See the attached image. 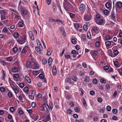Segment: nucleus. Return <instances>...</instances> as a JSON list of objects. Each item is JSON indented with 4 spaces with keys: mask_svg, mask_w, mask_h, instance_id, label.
<instances>
[{
    "mask_svg": "<svg viewBox=\"0 0 122 122\" xmlns=\"http://www.w3.org/2000/svg\"><path fill=\"white\" fill-rule=\"evenodd\" d=\"M26 38V35H24L22 37L18 39L17 40V41L19 44H23L27 41Z\"/></svg>",
    "mask_w": 122,
    "mask_h": 122,
    "instance_id": "1",
    "label": "nucleus"
},
{
    "mask_svg": "<svg viewBox=\"0 0 122 122\" xmlns=\"http://www.w3.org/2000/svg\"><path fill=\"white\" fill-rule=\"evenodd\" d=\"M70 5L68 1L67 0H65L63 3V6L64 9L67 11H70V9L69 6Z\"/></svg>",
    "mask_w": 122,
    "mask_h": 122,
    "instance_id": "2",
    "label": "nucleus"
},
{
    "mask_svg": "<svg viewBox=\"0 0 122 122\" xmlns=\"http://www.w3.org/2000/svg\"><path fill=\"white\" fill-rule=\"evenodd\" d=\"M22 16L24 18H28L29 17V14L26 8L23 10L22 13Z\"/></svg>",
    "mask_w": 122,
    "mask_h": 122,
    "instance_id": "3",
    "label": "nucleus"
},
{
    "mask_svg": "<svg viewBox=\"0 0 122 122\" xmlns=\"http://www.w3.org/2000/svg\"><path fill=\"white\" fill-rule=\"evenodd\" d=\"M92 15L89 12L84 15V19L86 21H88L91 19Z\"/></svg>",
    "mask_w": 122,
    "mask_h": 122,
    "instance_id": "4",
    "label": "nucleus"
},
{
    "mask_svg": "<svg viewBox=\"0 0 122 122\" xmlns=\"http://www.w3.org/2000/svg\"><path fill=\"white\" fill-rule=\"evenodd\" d=\"M18 98L20 102H24L25 100V97L23 93H21L19 94Z\"/></svg>",
    "mask_w": 122,
    "mask_h": 122,
    "instance_id": "5",
    "label": "nucleus"
},
{
    "mask_svg": "<svg viewBox=\"0 0 122 122\" xmlns=\"http://www.w3.org/2000/svg\"><path fill=\"white\" fill-rule=\"evenodd\" d=\"M9 81L10 86H11L12 89L16 87H18L15 84L10 78H9Z\"/></svg>",
    "mask_w": 122,
    "mask_h": 122,
    "instance_id": "6",
    "label": "nucleus"
},
{
    "mask_svg": "<svg viewBox=\"0 0 122 122\" xmlns=\"http://www.w3.org/2000/svg\"><path fill=\"white\" fill-rule=\"evenodd\" d=\"M96 23L99 25H103L105 23V20L103 18L102 19L98 20H96Z\"/></svg>",
    "mask_w": 122,
    "mask_h": 122,
    "instance_id": "7",
    "label": "nucleus"
},
{
    "mask_svg": "<svg viewBox=\"0 0 122 122\" xmlns=\"http://www.w3.org/2000/svg\"><path fill=\"white\" fill-rule=\"evenodd\" d=\"M116 7L119 9L122 8V2L120 1L117 2L115 4Z\"/></svg>",
    "mask_w": 122,
    "mask_h": 122,
    "instance_id": "8",
    "label": "nucleus"
},
{
    "mask_svg": "<svg viewBox=\"0 0 122 122\" xmlns=\"http://www.w3.org/2000/svg\"><path fill=\"white\" fill-rule=\"evenodd\" d=\"M26 64L28 67H29L31 68H33V65L34 62H31L30 61H28L26 62Z\"/></svg>",
    "mask_w": 122,
    "mask_h": 122,
    "instance_id": "9",
    "label": "nucleus"
},
{
    "mask_svg": "<svg viewBox=\"0 0 122 122\" xmlns=\"http://www.w3.org/2000/svg\"><path fill=\"white\" fill-rule=\"evenodd\" d=\"M18 8L19 9H20L21 11L25 10V9L26 8L24 7L23 4H21V1H20L19 4Z\"/></svg>",
    "mask_w": 122,
    "mask_h": 122,
    "instance_id": "10",
    "label": "nucleus"
},
{
    "mask_svg": "<svg viewBox=\"0 0 122 122\" xmlns=\"http://www.w3.org/2000/svg\"><path fill=\"white\" fill-rule=\"evenodd\" d=\"M85 5H84L83 4H82L79 6V9L80 10L83 12L85 10Z\"/></svg>",
    "mask_w": 122,
    "mask_h": 122,
    "instance_id": "11",
    "label": "nucleus"
},
{
    "mask_svg": "<svg viewBox=\"0 0 122 122\" xmlns=\"http://www.w3.org/2000/svg\"><path fill=\"white\" fill-rule=\"evenodd\" d=\"M47 106V107H49V106L46 103H44L43 104H42L41 105V107H40L41 109V110L42 111H45V108H46Z\"/></svg>",
    "mask_w": 122,
    "mask_h": 122,
    "instance_id": "12",
    "label": "nucleus"
},
{
    "mask_svg": "<svg viewBox=\"0 0 122 122\" xmlns=\"http://www.w3.org/2000/svg\"><path fill=\"white\" fill-rule=\"evenodd\" d=\"M51 119V118L50 116L49 115H47L46 117L43 118L42 120V121L44 122H46L49 120Z\"/></svg>",
    "mask_w": 122,
    "mask_h": 122,
    "instance_id": "13",
    "label": "nucleus"
},
{
    "mask_svg": "<svg viewBox=\"0 0 122 122\" xmlns=\"http://www.w3.org/2000/svg\"><path fill=\"white\" fill-rule=\"evenodd\" d=\"M8 11L5 10H0V13L1 15H5L7 14Z\"/></svg>",
    "mask_w": 122,
    "mask_h": 122,
    "instance_id": "14",
    "label": "nucleus"
},
{
    "mask_svg": "<svg viewBox=\"0 0 122 122\" xmlns=\"http://www.w3.org/2000/svg\"><path fill=\"white\" fill-rule=\"evenodd\" d=\"M29 34L31 40L32 41H34L35 38L34 35L32 32L31 31H29Z\"/></svg>",
    "mask_w": 122,
    "mask_h": 122,
    "instance_id": "15",
    "label": "nucleus"
},
{
    "mask_svg": "<svg viewBox=\"0 0 122 122\" xmlns=\"http://www.w3.org/2000/svg\"><path fill=\"white\" fill-rule=\"evenodd\" d=\"M90 53L92 56H97L98 54V53L97 51H91L90 52Z\"/></svg>",
    "mask_w": 122,
    "mask_h": 122,
    "instance_id": "16",
    "label": "nucleus"
},
{
    "mask_svg": "<svg viewBox=\"0 0 122 122\" xmlns=\"http://www.w3.org/2000/svg\"><path fill=\"white\" fill-rule=\"evenodd\" d=\"M29 49V47L27 46H26L24 47L23 49L22 50L21 52L22 53H25Z\"/></svg>",
    "mask_w": 122,
    "mask_h": 122,
    "instance_id": "17",
    "label": "nucleus"
},
{
    "mask_svg": "<svg viewBox=\"0 0 122 122\" xmlns=\"http://www.w3.org/2000/svg\"><path fill=\"white\" fill-rule=\"evenodd\" d=\"M18 25L20 27H23L24 25V24L23 21L21 20L18 24Z\"/></svg>",
    "mask_w": 122,
    "mask_h": 122,
    "instance_id": "18",
    "label": "nucleus"
},
{
    "mask_svg": "<svg viewBox=\"0 0 122 122\" xmlns=\"http://www.w3.org/2000/svg\"><path fill=\"white\" fill-rule=\"evenodd\" d=\"M33 65L34 66H33V68H32L33 69H37L39 68V65L37 63L34 62Z\"/></svg>",
    "mask_w": 122,
    "mask_h": 122,
    "instance_id": "19",
    "label": "nucleus"
},
{
    "mask_svg": "<svg viewBox=\"0 0 122 122\" xmlns=\"http://www.w3.org/2000/svg\"><path fill=\"white\" fill-rule=\"evenodd\" d=\"M35 49L36 51L38 53L41 54H42V52L41 50V49L40 48H39H39H38L37 47H36Z\"/></svg>",
    "mask_w": 122,
    "mask_h": 122,
    "instance_id": "20",
    "label": "nucleus"
},
{
    "mask_svg": "<svg viewBox=\"0 0 122 122\" xmlns=\"http://www.w3.org/2000/svg\"><path fill=\"white\" fill-rule=\"evenodd\" d=\"M25 78L26 81L28 83H31V80L28 76H25Z\"/></svg>",
    "mask_w": 122,
    "mask_h": 122,
    "instance_id": "21",
    "label": "nucleus"
},
{
    "mask_svg": "<svg viewBox=\"0 0 122 122\" xmlns=\"http://www.w3.org/2000/svg\"><path fill=\"white\" fill-rule=\"evenodd\" d=\"M67 81L70 85H72L74 84V82L71 81V78L70 77L69 78L67 79Z\"/></svg>",
    "mask_w": 122,
    "mask_h": 122,
    "instance_id": "22",
    "label": "nucleus"
},
{
    "mask_svg": "<svg viewBox=\"0 0 122 122\" xmlns=\"http://www.w3.org/2000/svg\"><path fill=\"white\" fill-rule=\"evenodd\" d=\"M105 6L108 10L111 9L110 7L111 6V4L109 2H107L105 4Z\"/></svg>",
    "mask_w": 122,
    "mask_h": 122,
    "instance_id": "23",
    "label": "nucleus"
},
{
    "mask_svg": "<svg viewBox=\"0 0 122 122\" xmlns=\"http://www.w3.org/2000/svg\"><path fill=\"white\" fill-rule=\"evenodd\" d=\"M82 102L84 107H86L87 106V105L86 101L83 97H82Z\"/></svg>",
    "mask_w": 122,
    "mask_h": 122,
    "instance_id": "24",
    "label": "nucleus"
},
{
    "mask_svg": "<svg viewBox=\"0 0 122 122\" xmlns=\"http://www.w3.org/2000/svg\"><path fill=\"white\" fill-rule=\"evenodd\" d=\"M60 30L61 31V33L63 35H64L65 34V32L63 28L62 27H61L60 28Z\"/></svg>",
    "mask_w": 122,
    "mask_h": 122,
    "instance_id": "25",
    "label": "nucleus"
},
{
    "mask_svg": "<svg viewBox=\"0 0 122 122\" xmlns=\"http://www.w3.org/2000/svg\"><path fill=\"white\" fill-rule=\"evenodd\" d=\"M31 118L33 119L35 121L38 119L39 118L38 116H36L34 115H31Z\"/></svg>",
    "mask_w": 122,
    "mask_h": 122,
    "instance_id": "26",
    "label": "nucleus"
},
{
    "mask_svg": "<svg viewBox=\"0 0 122 122\" xmlns=\"http://www.w3.org/2000/svg\"><path fill=\"white\" fill-rule=\"evenodd\" d=\"M1 72L2 75V80L4 81H5V73L4 71L3 70H2Z\"/></svg>",
    "mask_w": 122,
    "mask_h": 122,
    "instance_id": "27",
    "label": "nucleus"
},
{
    "mask_svg": "<svg viewBox=\"0 0 122 122\" xmlns=\"http://www.w3.org/2000/svg\"><path fill=\"white\" fill-rule=\"evenodd\" d=\"M36 42L38 46V47L39 48H40L41 49H42V46L41 45V43L38 40H37Z\"/></svg>",
    "mask_w": 122,
    "mask_h": 122,
    "instance_id": "28",
    "label": "nucleus"
},
{
    "mask_svg": "<svg viewBox=\"0 0 122 122\" xmlns=\"http://www.w3.org/2000/svg\"><path fill=\"white\" fill-rule=\"evenodd\" d=\"M92 30L94 32L97 31H99V29L96 26H93L92 27Z\"/></svg>",
    "mask_w": 122,
    "mask_h": 122,
    "instance_id": "29",
    "label": "nucleus"
},
{
    "mask_svg": "<svg viewBox=\"0 0 122 122\" xmlns=\"http://www.w3.org/2000/svg\"><path fill=\"white\" fill-rule=\"evenodd\" d=\"M96 18H95V20L96 22V20H98L100 19V16L99 14H97L96 15Z\"/></svg>",
    "mask_w": 122,
    "mask_h": 122,
    "instance_id": "30",
    "label": "nucleus"
},
{
    "mask_svg": "<svg viewBox=\"0 0 122 122\" xmlns=\"http://www.w3.org/2000/svg\"><path fill=\"white\" fill-rule=\"evenodd\" d=\"M18 87H16L14 88L12 90L14 91L15 94H17L19 92V89L18 88Z\"/></svg>",
    "mask_w": 122,
    "mask_h": 122,
    "instance_id": "31",
    "label": "nucleus"
},
{
    "mask_svg": "<svg viewBox=\"0 0 122 122\" xmlns=\"http://www.w3.org/2000/svg\"><path fill=\"white\" fill-rule=\"evenodd\" d=\"M24 92L26 93H28L29 91V88L27 87H25L23 89Z\"/></svg>",
    "mask_w": 122,
    "mask_h": 122,
    "instance_id": "32",
    "label": "nucleus"
},
{
    "mask_svg": "<svg viewBox=\"0 0 122 122\" xmlns=\"http://www.w3.org/2000/svg\"><path fill=\"white\" fill-rule=\"evenodd\" d=\"M18 113L20 115H22L23 113V111L20 108H18Z\"/></svg>",
    "mask_w": 122,
    "mask_h": 122,
    "instance_id": "33",
    "label": "nucleus"
},
{
    "mask_svg": "<svg viewBox=\"0 0 122 122\" xmlns=\"http://www.w3.org/2000/svg\"><path fill=\"white\" fill-rule=\"evenodd\" d=\"M52 61V59L51 58H49L48 60V63L49 65H51Z\"/></svg>",
    "mask_w": 122,
    "mask_h": 122,
    "instance_id": "34",
    "label": "nucleus"
},
{
    "mask_svg": "<svg viewBox=\"0 0 122 122\" xmlns=\"http://www.w3.org/2000/svg\"><path fill=\"white\" fill-rule=\"evenodd\" d=\"M114 66L116 67H119V63L118 61H115L114 62Z\"/></svg>",
    "mask_w": 122,
    "mask_h": 122,
    "instance_id": "35",
    "label": "nucleus"
},
{
    "mask_svg": "<svg viewBox=\"0 0 122 122\" xmlns=\"http://www.w3.org/2000/svg\"><path fill=\"white\" fill-rule=\"evenodd\" d=\"M82 39L84 42H85L86 41V38L85 35L84 34H83L82 36Z\"/></svg>",
    "mask_w": 122,
    "mask_h": 122,
    "instance_id": "36",
    "label": "nucleus"
},
{
    "mask_svg": "<svg viewBox=\"0 0 122 122\" xmlns=\"http://www.w3.org/2000/svg\"><path fill=\"white\" fill-rule=\"evenodd\" d=\"M105 44L106 46L107 47L109 46L110 45L111 42L110 41H107L105 42Z\"/></svg>",
    "mask_w": 122,
    "mask_h": 122,
    "instance_id": "37",
    "label": "nucleus"
},
{
    "mask_svg": "<svg viewBox=\"0 0 122 122\" xmlns=\"http://www.w3.org/2000/svg\"><path fill=\"white\" fill-rule=\"evenodd\" d=\"M19 34L18 33L16 32L14 34V36L15 38H17L19 36Z\"/></svg>",
    "mask_w": 122,
    "mask_h": 122,
    "instance_id": "38",
    "label": "nucleus"
},
{
    "mask_svg": "<svg viewBox=\"0 0 122 122\" xmlns=\"http://www.w3.org/2000/svg\"><path fill=\"white\" fill-rule=\"evenodd\" d=\"M7 95L10 97H11L13 96V94L11 92H9L8 93Z\"/></svg>",
    "mask_w": 122,
    "mask_h": 122,
    "instance_id": "39",
    "label": "nucleus"
},
{
    "mask_svg": "<svg viewBox=\"0 0 122 122\" xmlns=\"http://www.w3.org/2000/svg\"><path fill=\"white\" fill-rule=\"evenodd\" d=\"M19 77V75L18 74H15L13 75V77L14 79H17Z\"/></svg>",
    "mask_w": 122,
    "mask_h": 122,
    "instance_id": "40",
    "label": "nucleus"
},
{
    "mask_svg": "<svg viewBox=\"0 0 122 122\" xmlns=\"http://www.w3.org/2000/svg\"><path fill=\"white\" fill-rule=\"evenodd\" d=\"M111 18L112 19H114L115 18V13L113 12H111Z\"/></svg>",
    "mask_w": 122,
    "mask_h": 122,
    "instance_id": "41",
    "label": "nucleus"
},
{
    "mask_svg": "<svg viewBox=\"0 0 122 122\" xmlns=\"http://www.w3.org/2000/svg\"><path fill=\"white\" fill-rule=\"evenodd\" d=\"M65 58L67 60H68L69 58V59H71V56L67 54L66 55H65Z\"/></svg>",
    "mask_w": 122,
    "mask_h": 122,
    "instance_id": "42",
    "label": "nucleus"
},
{
    "mask_svg": "<svg viewBox=\"0 0 122 122\" xmlns=\"http://www.w3.org/2000/svg\"><path fill=\"white\" fill-rule=\"evenodd\" d=\"M50 50H49V49L48 50H47V51L46 54L48 56H49L50 55L51 53V51H50Z\"/></svg>",
    "mask_w": 122,
    "mask_h": 122,
    "instance_id": "43",
    "label": "nucleus"
},
{
    "mask_svg": "<svg viewBox=\"0 0 122 122\" xmlns=\"http://www.w3.org/2000/svg\"><path fill=\"white\" fill-rule=\"evenodd\" d=\"M56 7L55 6V5L53 3V4L52 9L53 10V12L54 13H55L56 11Z\"/></svg>",
    "mask_w": 122,
    "mask_h": 122,
    "instance_id": "44",
    "label": "nucleus"
},
{
    "mask_svg": "<svg viewBox=\"0 0 122 122\" xmlns=\"http://www.w3.org/2000/svg\"><path fill=\"white\" fill-rule=\"evenodd\" d=\"M109 13V11L107 10H105L103 11L104 14L105 15H107Z\"/></svg>",
    "mask_w": 122,
    "mask_h": 122,
    "instance_id": "45",
    "label": "nucleus"
},
{
    "mask_svg": "<svg viewBox=\"0 0 122 122\" xmlns=\"http://www.w3.org/2000/svg\"><path fill=\"white\" fill-rule=\"evenodd\" d=\"M117 70L120 75L122 76V69L121 68L118 69Z\"/></svg>",
    "mask_w": 122,
    "mask_h": 122,
    "instance_id": "46",
    "label": "nucleus"
},
{
    "mask_svg": "<svg viewBox=\"0 0 122 122\" xmlns=\"http://www.w3.org/2000/svg\"><path fill=\"white\" fill-rule=\"evenodd\" d=\"M89 77H88L86 76L85 77L84 81L86 82H88L89 81Z\"/></svg>",
    "mask_w": 122,
    "mask_h": 122,
    "instance_id": "47",
    "label": "nucleus"
},
{
    "mask_svg": "<svg viewBox=\"0 0 122 122\" xmlns=\"http://www.w3.org/2000/svg\"><path fill=\"white\" fill-rule=\"evenodd\" d=\"M14 15L15 18L17 19H20V16L19 15H17L16 14H14Z\"/></svg>",
    "mask_w": 122,
    "mask_h": 122,
    "instance_id": "48",
    "label": "nucleus"
},
{
    "mask_svg": "<svg viewBox=\"0 0 122 122\" xmlns=\"http://www.w3.org/2000/svg\"><path fill=\"white\" fill-rule=\"evenodd\" d=\"M117 110L115 108L113 109L112 110L113 113L114 114H116L117 112Z\"/></svg>",
    "mask_w": 122,
    "mask_h": 122,
    "instance_id": "49",
    "label": "nucleus"
},
{
    "mask_svg": "<svg viewBox=\"0 0 122 122\" xmlns=\"http://www.w3.org/2000/svg\"><path fill=\"white\" fill-rule=\"evenodd\" d=\"M87 37L89 39H90L91 37V35L90 32V31H88L87 33Z\"/></svg>",
    "mask_w": 122,
    "mask_h": 122,
    "instance_id": "50",
    "label": "nucleus"
},
{
    "mask_svg": "<svg viewBox=\"0 0 122 122\" xmlns=\"http://www.w3.org/2000/svg\"><path fill=\"white\" fill-rule=\"evenodd\" d=\"M8 31V30L7 29V28L6 27H4L2 30V32L4 33H5L6 32H7Z\"/></svg>",
    "mask_w": 122,
    "mask_h": 122,
    "instance_id": "51",
    "label": "nucleus"
},
{
    "mask_svg": "<svg viewBox=\"0 0 122 122\" xmlns=\"http://www.w3.org/2000/svg\"><path fill=\"white\" fill-rule=\"evenodd\" d=\"M79 91L81 92V93H80L81 95L82 96L83 95L84 93V91L81 88H80L79 89Z\"/></svg>",
    "mask_w": 122,
    "mask_h": 122,
    "instance_id": "52",
    "label": "nucleus"
},
{
    "mask_svg": "<svg viewBox=\"0 0 122 122\" xmlns=\"http://www.w3.org/2000/svg\"><path fill=\"white\" fill-rule=\"evenodd\" d=\"M100 81L101 83L104 84L106 83V81L103 78H101L100 80Z\"/></svg>",
    "mask_w": 122,
    "mask_h": 122,
    "instance_id": "53",
    "label": "nucleus"
},
{
    "mask_svg": "<svg viewBox=\"0 0 122 122\" xmlns=\"http://www.w3.org/2000/svg\"><path fill=\"white\" fill-rule=\"evenodd\" d=\"M111 109V107L109 106H107L106 107V109L108 111H110Z\"/></svg>",
    "mask_w": 122,
    "mask_h": 122,
    "instance_id": "54",
    "label": "nucleus"
},
{
    "mask_svg": "<svg viewBox=\"0 0 122 122\" xmlns=\"http://www.w3.org/2000/svg\"><path fill=\"white\" fill-rule=\"evenodd\" d=\"M100 43L99 42L97 41L95 43L96 46L97 47H99L100 46Z\"/></svg>",
    "mask_w": 122,
    "mask_h": 122,
    "instance_id": "55",
    "label": "nucleus"
},
{
    "mask_svg": "<svg viewBox=\"0 0 122 122\" xmlns=\"http://www.w3.org/2000/svg\"><path fill=\"white\" fill-rule=\"evenodd\" d=\"M47 62V60L45 59H43L42 60V63L44 64H45Z\"/></svg>",
    "mask_w": 122,
    "mask_h": 122,
    "instance_id": "56",
    "label": "nucleus"
},
{
    "mask_svg": "<svg viewBox=\"0 0 122 122\" xmlns=\"http://www.w3.org/2000/svg\"><path fill=\"white\" fill-rule=\"evenodd\" d=\"M0 90L1 92H4L5 91V89L4 87H1L0 88Z\"/></svg>",
    "mask_w": 122,
    "mask_h": 122,
    "instance_id": "57",
    "label": "nucleus"
},
{
    "mask_svg": "<svg viewBox=\"0 0 122 122\" xmlns=\"http://www.w3.org/2000/svg\"><path fill=\"white\" fill-rule=\"evenodd\" d=\"M84 73L85 72L83 71H81L79 72V74L80 76H81L84 75Z\"/></svg>",
    "mask_w": 122,
    "mask_h": 122,
    "instance_id": "58",
    "label": "nucleus"
},
{
    "mask_svg": "<svg viewBox=\"0 0 122 122\" xmlns=\"http://www.w3.org/2000/svg\"><path fill=\"white\" fill-rule=\"evenodd\" d=\"M112 38L109 36L107 35L106 36V39L107 40H110Z\"/></svg>",
    "mask_w": 122,
    "mask_h": 122,
    "instance_id": "59",
    "label": "nucleus"
},
{
    "mask_svg": "<svg viewBox=\"0 0 122 122\" xmlns=\"http://www.w3.org/2000/svg\"><path fill=\"white\" fill-rule=\"evenodd\" d=\"M117 93L116 91H115L112 95V97L115 98L116 96L117 95Z\"/></svg>",
    "mask_w": 122,
    "mask_h": 122,
    "instance_id": "60",
    "label": "nucleus"
},
{
    "mask_svg": "<svg viewBox=\"0 0 122 122\" xmlns=\"http://www.w3.org/2000/svg\"><path fill=\"white\" fill-rule=\"evenodd\" d=\"M52 72L53 75L55 76L56 73V70H52Z\"/></svg>",
    "mask_w": 122,
    "mask_h": 122,
    "instance_id": "61",
    "label": "nucleus"
},
{
    "mask_svg": "<svg viewBox=\"0 0 122 122\" xmlns=\"http://www.w3.org/2000/svg\"><path fill=\"white\" fill-rule=\"evenodd\" d=\"M92 82L94 84H96L97 83V80L96 79H94L93 80Z\"/></svg>",
    "mask_w": 122,
    "mask_h": 122,
    "instance_id": "62",
    "label": "nucleus"
},
{
    "mask_svg": "<svg viewBox=\"0 0 122 122\" xmlns=\"http://www.w3.org/2000/svg\"><path fill=\"white\" fill-rule=\"evenodd\" d=\"M19 86L20 88H22L24 86V85L23 83H21L19 84Z\"/></svg>",
    "mask_w": 122,
    "mask_h": 122,
    "instance_id": "63",
    "label": "nucleus"
},
{
    "mask_svg": "<svg viewBox=\"0 0 122 122\" xmlns=\"http://www.w3.org/2000/svg\"><path fill=\"white\" fill-rule=\"evenodd\" d=\"M83 28L85 31H86L87 29V26L86 25H84L83 26Z\"/></svg>",
    "mask_w": 122,
    "mask_h": 122,
    "instance_id": "64",
    "label": "nucleus"
}]
</instances>
